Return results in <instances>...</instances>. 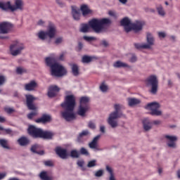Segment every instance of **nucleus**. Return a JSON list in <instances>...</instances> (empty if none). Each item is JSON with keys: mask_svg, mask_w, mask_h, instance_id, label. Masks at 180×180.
I'll return each mask as SVG.
<instances>
[{"mask_svg": "<svg viewBox=\"0 0 180 180\" xmlns=\"http://www.w3.org/2000/svg\"><path fill=\"white\" fill-rule=\"evenodd\" d=\"M110 23L112 21L109 18H93L89 21L88 24H82L80 32L88 33L89 29H92L95 33H103V32H106V25H110Z\"/></svg>", "mask_w": 180, "mask_h": 180, "instance_id": "1", "label": "nucleus"}, {"mask_svg": "<svg viewBox=\"0 0 180 180\" xmlns=\"http://www.w3.org/2000/svg\"><path fill=\"white\" fill-rule=\"evenodd\" d=\"M115 111L110 114L108 117V124L111 126V127L115 128L117 127V122H116L115 119H119L122 116H123V113L120 112V109H122V105L120 104L114 105Z\"/></svg>", "mask_w": 180, "mask_h": 180, "instance_id": "2", "label": "nucleus"}, {"mask_svg": "<svg viewBox=\"0 0 180 180\" xmlns=\"http://www.w3.org/2000/svg\"><path fill=\"white\" fill-rule=\"evenodd\" d=\"M27 108L29 110H34V112H30L27 116L30 120H32L34 116H37V107L34 105V102L36 101V98L32 94L25 95Z\"/></svg>", "mask_w": 180, "mask_h": 180, "instance_id": "3", "label": "nucleus"}, {"mask_svg": "<svg viewBox=\"0 0 180 180\" xmlns=\"http://www.w3.org/2000/svg\"><path fill=\"white\" fill-rule=\"evenodd\" d=\"M146 84L148 86H150L149 92L152 94V95H157V92H158V79H157V76H149L146 79Z\"/></svg>", "mask_w": 180, "mask_h": 180, "instance_id": "4", "label": "nucleus"}, {"mask_svg": "<svg viewBox=\"0 0 180 180\" xmlns=\"http://www.w3.org/2000/svg\"><path fill=\"white\" fill-rule=\"evenodd\" d=\"M67 74V70L65 68L58 64L55 63L53 65H52V68H51V75L52 77H63V75H65Z\"/></svg>", "mask_w": 180, "mask_h": 180, "instance_id": "5", "label": "nucleus"}, {"mask_svg": "<svg viewBox=\"0 0 180 180\" xmlns=\"http://www.w3.org/2000/svg\"><path fill=\"white\" fill-rule=\"evenodd\" d=\"M76 100L75 95H68L65 98V101L61 103L63 108H68L69 110H74L75 109Z\"/></svg>", "mask_w": 180, "mask_h": 180, "instance_id": "6", "label": "nucleus"}, {"mask_svg": "<svg viewBox=\"0 0 180 180\" xmlns=\"http://www.w3.org/2000/svg\"><path fill=\"white\" fill-rule=\"evenodd\" d=\"M145 109L151 110L150 115L152 116H161L162 112L158 110L160 109V104L156 102L148 103Z\"/></svg>", "mask_w": 180, "mask_h": 180, "instance_id": "7", "label": "nucleus"}, {"mask_svg": "<svg viewBox=\"0 0 180 180\" xmlns=\"http://www.w3.org/2000/svg\"><path fill=\"white\" fill-rule=\"evenodd\" d=\"M147 42L148 44H134V47H136L138 50L141 49H151V46L154 45V37L150 33H147Z\"/></svg>", "mask_w": 180, "mask_h": 180, "instance_id": "8", "label": "nucleus"}, {"mask_svg": "<svg viewBox=\"0 0 180 180\" xmlns=\"http://www.w3.org/2000/svg\"><path fill=\"white\" fill-rule=\"evenodd\" d=\"M41 131V128H37L34 125H30L27 129V133L32 139H40Z\"/></svg>", "mask_w": 180, "mask_h": 180, "instance_id": "9", "label": "nucleus"}, {"mask_svg": "<svg viewBox=\"0 0 180 180\" xmlns=\"http://www.w3.org/2000/svg\"><path fill=\"white\" fill-rule=\"evenodd\" d=\"M12 29V24L8 22H0V34H7ZM0 39H6V37L0 35Z\"/></svg>", "mask_w": 180, "mask_h": 180, "instance_id": "10", "label": "nucleus"}, {"mask_svg": "<svg viewBox=\"0 0 180 180\" xmlns=\"http://www.w3.org/2000/svg\"><path fill=\"white\" fill-rule=\"evenodd\" d=\"M23 49H25V46L22 44L16 42L10 46V51L12 56H18V54H20Z\"/></svg>", "mask_w": 180, "mask_h": 180, "instance_id": "11", "label": "nucleus"}, {"mask_svg": "<svg viewBox=\"0 0 180 180\" xmlns=\"http://www.w3.org/2000/svg\"><path fill=\"white\" fill-rule=\"evenodd\" d=\"M65 109L64 112H61L62 117L66 120V122H71V120H74L75 119V114L74 113V110H70L68 108Z\"/></svg>", "mask_w": 180, "mask_h": 180, "instance_id": "12", "label": "nucleus"}, {"mask_svg": "<svg viewBox=\"0 0 180 180\" xmlns=\"http://www.w3.org/2000/svg\"><path fill=\"white\" fill-rule=\"evenodd\" d=\"M99 139H101V135L95 136L89 143V148H91V150H94L95 151H102V149L98 147V141H99Z\"/></svg>", "mask_w": 180, "mask_h": 180, "instance_id": "13", "label": "nucleus"}, {"mask_svg": "<svg viewBox=\"0 0 180 180\" xmlns=\"http://www.w3.org/2000/svg\"><path fill=\"white\" fill-rule=\"evenodd\" d=\"M56 33H57V28L56 27V25L50 22L48 26V30L46 31V34H48V37H49V39L54 38V36H56Z\"/></svg>", "mask_w": 180, "mask_h": 180, "instance_id": "14", "label": "nucleus"}, {"mask_svg": "<svg viewBox=\"0 0 180 180\" xmlns=\"http://www.w3.org/2000/svg\"><path fill=\"white\" fill-rule=\"evenodd\" d=\"M56 153L60 158L62 160H65L68 157V153L67 152V149L62 148L60 146H58L55 149Z\"/></svg>", "mask_w": 180, "mask_h": 180, "instance_id": "15", "label": "nucleus"}, {"mask_svg": "<svg viewBox=\"0 0 180 180\" xmlns=\"http://www.w3.org/2000/svg\"><path fill=\"white\" fill-rule=\"evenodd\" d=\"M121 26H124L125 32L127 33H129V32H131V22H130V20L127 18H123L121 22Z\"/></svg>", "mask_w": 180, "mask_h": 180, "instance_id": "16", "label": "nucleus"}, {"mask_svg": "<svg viewBox=\"0 0 180 180\" xmlns=\"http://www.w3.org/2000/svg\"><path fill=\"white\" fill-rule=\"evenodd\" d=\"M165 139H167V140H169V142L167 143V146L169 147H170L171 148H175V147H176V144L175 143V141L178 140V138L176 136L165 135Z\"/></svg>", "mask_w": 180, "mask_h": 180, "instance_id": "17", "label": "nucleus"}, {"mask_svg": "<svg viewBox=\"0 0 180 180\" xmlns=\"http://www.w3.org/2000/svg\"><path fill=\"white\" fill-rule=\"evenodd\" d=\"M58 92H60V88L58 86H51L48 91L49 98H54V96H57Z\"/></svg>", "mask_w": 180, "mask_h": 180, "instance_id": "18", "label": "nucleus"}, {"mask_svg": "<svg viewBox=\"0 0 180 180\" xmlns=\"http://www.w3.org/2000/svg\"><path fill=\"white\" fill-rule=\"evenodd\" d=\"M37 88V82L32 80L30 82L25 84V90L28 91L29 92L34 91Z\"/></svg>", "mask_w": 180, "mask_h": 180, "instance_id": "19", "label": "nucleus"}, {"mask_svg": "<svg viewBox=\"0 0 180 180\" xmlns=\"http://www.w3.org/2000/svg\"><path fill=\"white\" fill-rule=\"evenodd\" d=\"M0 9H1V11H5L6 12L8 11H11L12 12V4H11V1H0Z\"/></svg>", "mask_w": 180, "mask_h": 180, "instance_id": "20", "label": "nucleus"}, {"mask_svg": "<svg viewBox=\"0 0 180 180\" xmlns=\"http://www.w3.org/2000/svg\"><path fill=\"white\" fill-rule=\"evenodd\" d=\"M35 122L36 123H49V122H51V116L44 114L41 117L37 119Z\"/></svg>", "mask_w": 180, "mask_h": 180, "instance_id": "21", "label": "nucleus"}, {"mask_svg": "<svg viewBox=\"0 0 180 180\" xmlns=\"http://www.w3.org/2000/svg\"><path fill=\"white\" fill-rule=\"evenodd\" d=\"M40 150V145L34 144L31 146L30 151L34 153V154H39V155H43L44 154V150Z\"/></svg>", "mask_w": 180, "mask_h": 180, "instance_id": "22", "label": "nucleus"}, {"mask_svg": "<svg viewBox=\"0 0 180 180\" xmlns=\"http://www.w3.org/2000/svg\"><path fill=\"white\" fill-rule=\"evenodd\" d=\"M143 29V23L140 21H136L135 23L131 25V30H134V32H140Z\"/></svg>", "mask_w": 180, "mask_h": 180, "instance_id": "23", "label": "nucleus"}, {"mask_svg": "<svg viewBox=\"0 0 180 180\" xmlns=\"http://www.w3.org/2000/svg\"><path fill=\"white\" fill-rule=\"evenodd\" d=\"M72 15L75 20H79V18H81V13H79V9L76 6H72Z\"/></svg>", "mask_w": 180, "mask_h": 180, "instance_id": "24", "label": "nucleus"}, {"mask_svg": "<svg viewBox=\"0 0 180 180\" xmlns=\"http://www.w3.org/2000/svg\"><path fill=\"white\" fill-rule=\"evenodd\" d=\"M53 136H54V134L53 132L49 131H44L42 129L41 132L40 139H46L47 140H51Z\"/></svg>", "mask_w": 180, "mask_h": 180, "instance_id": "25", "label": "nucleus"}, {"mask_svg": "<svg viewBox=\"0 0 180 180\" xmlns=\"http://www.w3.org/2000/svg\"><path fill=\"white\" fill-rule=\"evenodd\" d=\"M143 126L145 131H148V130H151L153 127V125L148 118L144 119L143 120Z\"/></svg>", "mask_w": 180, "mask_h": 180, "instance_id": "26", "label": "nucleus"}, {"mask_svg": "<svg viewBox=\"0 0 180 180\" xmlns=\"http://www.w3.org/2000/svg\"><path fill=\"white\" fill-rule=\"evenodd\" d=\"M23 6V2L22 0H15V6H12V12H15V11H18L20 9L22 11Z\"/></svg>", "mask_w": 180, "mask_h": 180, "instance_id": "27", "label": "nucleus"}, {"mask_svg": "<svg viewBox=\"0 0 180 180\" xmlns=\"http://www.w3.org/2000/svg\"><path fill=\"white\" fill-rule=\"evenodd\" d=\"M79 105L89 108V98L87 96L82 97L80 98Z\"/></svg>", "mask_w": 180, "mask_h": 180, "instance_id": "28", "label": "nucleus"}, {"mask_svg": "<svg viewBox=\"0 0 180 180\" xmlns=\"http://www.w3.org/2000/svg\"><path fill=\"white\" fill-rule=\"evenodd\" d=\"M89 110V107H85L84 105H79V109L77 110V115L79 116H85V113L88 112Z\"/></svg>", "mask_w": 180, "mask_h": 180, "instance_id": "29", "label": "nucleus"}, {"mask_svg": "<svg viewBox=\"0 0 180 180\" xmlns=\"http://www.w3.org/2000/svg\"><path fill=\"white\" fill-rule=\"evenodd\" d=\"M18 143L22 147H25V146H27V144L30 143V141H29V139L26 138L25 136H22L18 140Z\"/></svg>", "mask_w": 180, "mask_h": 180, "instance_id": "30", "label": "nucleus"}, {"mask_svg": "<svg viewBox=\"0 0 180 180\" xmlns=\"http://www.w3.org/2000/svg\"><path fill=\"white\" fill-rule=\"evenodd\" d=\"M45 63L48 67H50V68H52V65L57 64V63H56V59L51 57L46 58Z\"/></svg>", "mask_w": 180, "mask_h": 180, "instance_id": "31", "label": "nucleus"}, {"mask_svg": "<svg viewBox=\"0 0 180 180\" xmlns=\"http://www.w3.org/2000/svg\"><path fill=\"white\" fill-rule=\"evenodd\" d=\"M96 58L94 56H83L82 58V63L84 64H89V63H91L92 60H95Z\"/></svg>", "mask_w": 180, "mask_h": 180, "instance_id": "32", "label": "nucleus"}, {"mask_svg": "<svg viewBox=\"0 0 180 180\" xmlns=\"http://www.w3.org/2000/svg\"><path fill=\"white\" fill-rule=\"evenodd\" d=\"M113 67H115V68H121L122 67L123 68H129V65L120 60H117V62L114 63Z\"/></svg>", "mask_w": 180, "mask_h": 180, "instance_id": "33", "label": "nucleus"}, {"mask_svg": "<svg viewBox=\"0 0 180 180\" xmlns=\"http://www.w3.org/2000/svg\"><path fill=\"white\" fill-rule=\"evenodd\" d=\"M80 9L82 12L83 16H86V15H89V13H91V10H89L86 5H82Z\"/></svg>", "mask_w": 180, "mask_h": 180, "instance_id": "34", "label": "nucleus"}, {"mask_svg": "<svg viewBox=\"0 0 180 180\" xmlns=\"http://www.w3.org/2000/svg\"><path fill=\"white\" fill-rule=\"evenodd\" d=\"M39 178L41 180H53L51 177L49 176V175L47 174V172L45 171L41 172V173L39 174Z\"/></svg>", "mask_w": 180, "mask_h": 180, "instance_id": "35", "label": "nucleus"}, {"mask_svg": "<svg viewBox=\"0 0 180 180\" xmlns=\"http://www.w3.org/2000/svg\"><path fill=\"white\" fill-rule=\"evenodd\" d=\"M141 101L139 99L137 98H129L128 103L129 106H135V105H139Z\"/></svg>", "mask_w": 180, "mask_h": 180, "instance_id": "36", "label": "nucleus"}, {"mask_svg": "<svg viewBox=\"0 0 180 180\" xmlns=\"http://www.w3.org/2000/svg\"><path fill=\"white\" fill-rule=\"evenodd\" d=\"M72 72L75 77L79 75V68L77 64L72 65Z\"/></svg>", "mask_w": 180, "mask_h": 180, "instance_id": "37", "label": "nucleus"}, {"mask_svg": "<svg viewBox=\"0 0 180 180\" xmlns=\"http://www.w3.org/2000/svg\"><path fill=\"white\" fill-rule=\"evenodd\" d=\"M88 134H89V131L88 130H84L82 131L78 136L77 137V141L79 143H81L82 140L81 139H82V137H84V136H88Z\"/></svg>", "mask_w": 180, "mask_h": 180, "instance_id": "38", "label": "nucleus"}, {"mask_svg": "<svg viewBox=\"0 0 180 180\" xmlns=\"http://www.w3.org/2000/svg\"><path fill=\"white\" fill-rule=\"evenodd\" d=\"M47 32L44 31H41L38 33V37L41 40H46L47 39Z\"/></svg>", "mask_w": 180, "mask_h": 180, "instance_id": "39", "label": "nucleus"}, {"mask_svg": "<svg viewBox=\"0 0 180 180\" xmlns=\"http://www.w3.org/2000/svg\"><path fill=\"white\" fill-rule=\"evenodd\" d=\"M106 170L110 174L109 180H116V179H115V175L113 174V170H112V167H110L109 166H106Z\"/></svg>", "mask_w": 180, "mask_h": 180, "instance_id": "40", "label": "nucleus"}, {"mask_svg": "<svg viewBox=\"0 0 180 180\" xmlns=\"http://www.w3.org/2000/svg\"><path fill=\"white\" fill-rule=\"evenodd\" d=\"M70 157H72V158H79V152L77 150H71Z\"/></svg>", "mask_w": 180, "mask_h": 180, "instance_id": "41", "label": "nucleus"}, {"mask_svg": "<svg viewBox=\"0 0 180 180\" xmlns=\"http://www.w3.org/2000/svg\"><path fill=\"white\" fill-rule=\"evenodd\" d=\"M0 145L3 148H6L9 150V146H8V141L5 139H0Z\"/></svg>", "mask_w": 180, "mask_h": 180, "instance_id": "42", "label": "nucleus"}, {"mask_svg": "<svg viewBox=\"0 0 180 180\" xmlns=\"http://www.w3.org/2000/svg\"><path fill=\"white\" fill-rule=\"evenodd\" d=\"M79 154H81L82 155H89V152H88V150L85 148H81L79 152Z\"/></svg>", "mask_w": 180, "mask_h": 180, "instance_id": "43", "label": "nucleus"}, {"mask_svg": "<svg viewBox=\"0 0 180 180\" xmlns=\"http://www.w3.org/2000/svg\"><path fill=\"white\" fill-rule=\"evenodd\" d=\"M157 11L158 12V14L160 15V16H165V11H164V8H162V6H159L157 7Z\"/></svg>", "mask_w": 180, "mask_h": 180, "instance_id": "44", "label": "nucleus"}, {"mask_svg": "<svg viewBox=\"0 0 180 180\" xmlns=\"http://www.w3.org/2000/svg\"><path fill=\"white\" fill-rule=\"evenodd\" d=\"M4 112H6V113H8V115H11V113H13L15 112V109L10 107H4Z\"/></svg>", "mask_w": 180, "mask_h": 180, "instance_id": "45", "label": "nucleus"}, {"mask_svg": "<svg viewBox=\"0 0 180 180\" xmlns=\"http://www.w3.org/2000/svg\"><path fill=\"white\" fill-rule=\"evenodd\" d=\"M87 167H88V168H92L94 167H96V160H93L89 161L87 164Z\"/></svg>", "mask_w": 180, "mask_h": 180, "instance_id": "46", "label": "nucleus"}, {"mask_svg": "<svg viewBox=\"0 0 180 180\" xmlns=\"http://www.w3.org/2000/svg\"><path fill=\"white\" fill-rule=\"evenodd\" d=\"M83 39L84 40H86V41H93V40H96V38L94 37H88V36H84Z\"/></svg>", "mask_w": 180, "mask_h": 180, "instance_id": "47", "label": "nucleus"}, {"mask_svg": "<svg viewBox=\"0 0 180 180\" xmlns=\"http://www.w3.org/2000/svg\"><path fill=\"white\" fill-rule=\"evenodd\" d=\"M44 165L46 167H54V163H53V161L51 160H46L44 162Z\"/></svg>", "mask_w": 180, "mask_h": 180, "instance_id": "48", "label": "nucleus"}, {"mask_svg": "<svg viewBox=\"0 0 180 180\" xmlns=\"http://www.w3.org/2000/svg\"><path fill=\"white\" fill-rule=\"evenodd\" d=\"M100 89L102 92H106L108 91V86L105 85L104 83L100 86Z\"/></svg>", "mask_w": 180, "mask_h": 180, "instance_id": "49", "label": "nucleus"}, {"mask_svg": "<svg viewBox=\"0 0 180 180\" xmlns=\"http://www.w3.org/2000/svg\"><path fill=\"white\" fill-rule=\"evenodd\" d=\"M6 82V77L4 75H0V86L1 85H4Z\"/></svg>", "mask_w": 180, "mask_h": 180, "instance_id": "50", "label": "nucleus"}, {"mask_svg": "<svg viewBox=\"0 0 180 180\" xmlns=\"http://www.w3.org/2000/svg\"><path fill=\"white\" fill-rule=\"evenodd\" d=\"M102 175H103V170L102 169L98 170L95 173V176H97L98 178L102 176Z\"/></svg>", "mask_w": 180, "mask_h": 180, "instance_id": "51", "label": "nucleus"}, {"mask_svg": "<svg viewBox=\"0 0 180 180\" xmlns=\"http://www.w3.org/2000/svg\"><path fill=\"white\" fill-rule=\"evenodd\" d=\"M77 165L78 167H80V168H82V171H85V167H84V161L79 160L77 162Z\"/></svg>", "mask_w": 180, "mask_h": 180, "instance_id": "52", "label": "nucleus"}, {"mask_svg": "<svg viewBox=\"0 0 180 180\" xmlns=\"http://www.w3.org/2000/svg\"><path fill=\"white\" fill-rule=\"evenodd\" d=\"M4 131H6V133L7 134H11V133H12V130H11V129H4V127H0V131H4Z\"/></svg>", "mask_w": 180, "mask_h": 180, "instance_id": "53", "label": "nucleus"}, {"mask_svg": "<svg viewBox=\"0 0 180 180\" xmlns=\"http://www.w3.org/2000/svg\"><path fill=\"white\" fill-rule=\"evenodd\" d=\"M25 69H23V68H20V67H19V68H17V69H16V72H17V74H23V72H25Z\"/></svg>", "mask_w": 180, "mask_h": 180, "instance_id": "54", "label": "nucleus"}, {"mask_svg": "<svg viewBox=\"0 0 180 180\" xmlns=\"http://www.w3.org/2000/svg\"><path fill=\"white\" fill-rule=\"evenodd\" d=\"M60 43H63V37H58L55 40V44H60Z\"/></svg>", "mask_w": 180, "mask_h": 180, "instance_id": "55", "label": "nucleus"}, {"mask_svg": "<svg viewBox=\"0 0 180 180\" xmlns=\"http://www.w3.org/2000/svg\"><path fill=\"white\" fill-rule=\"evenodd\" d=\"M89 129H95L96 127V126L95 125V123L92 122H89Z\"/></svg>", "mask_w": 180, "mask_h": 180, "instance_id": "56", "label": "nucleus"}, {"mask_svg": "<svg viewBox=\"0 0 180 180\" xmlns=\"http://www.w3.org/2000/svg\"><path fill=\"white\" fill-rule=\"evenodd\" d=\"M84 47V45L82 43L79 42L78 46H77V51H81L82 50V48Z\"/></svg>", "mask_w": 180, "mask_h": 180, "instance_id": "57", "label": "nucleus"}, {"mask_svg": "<svg viewBox=\"0 0 180 180\" xmlns=\"http://www.w3.org/2000/svg\"><path fill=\"white\" fill-rule=\"evenodd\" d=\"M108 15L110 16H112L113 18H116V13L115 11H110L108 12Z\"/></svg>", "mask_w": 180, "mask_h": 180, "instance_id": "58", "label": "nucleus"}, {"mask_svg": "<svg viewBox=\"0 0 180 180\" xmlns=\"http://www.w3.org/2000/svg\"><path fill=\"white\" fill-rule=\"evenodd\" d=\"M129 61L131 63H136V61H137V57H136V56H132V57L130 58Z\"/></svg>", "mask_w": 180, "mask_h": 180, "instance_id": "59", "label": "nucleus"}, {"mask_svg": "<svg viewBox=\"0 0 180 180\" xmlns=\"http://www.w3.org/2000/svg\"><path fill=\"white\" fill-rule=\"evenodd\" d=\"M165 36H166V34H165V32H158V37L160 39H164V37H165Z\"/></svg>", "mask_w": 180, "mask_h": 180, "instance_id": "60", "label": "nucleus"}, {"mask_svg": "<svg viewBox=\"0 0 180 180\" xmlns=\"http://www.w3.org/2000/svg\"><path fill=\"white\" fill-rule=\"evenodd\" d=\"M153 124H155L157 126L158 124H161V121H160V120H155V121L153 122Z\"/></svg>", "mask_w": 180, "mask_h": 180, "instance_id": "61", "label": "nucleus"}, {"mask_svg": "<svg viewBox=\"0 0 180 180\" xmlns=\"http://www.w3.org/2000/svg\"><path fill=\"white\" fill-rule=\"evenodd\" d=\"M108 41L105 40L102 41V45L104 46V47H108Z\"/></svg>", "mask_w": 180, "mask_h": 180, "instance_id": "62", "label": "nucleus"}, {"mask_svg": "<svg viewBox=\"0 0 180 180\" xmlns=\"http://www.w3.org/2000/svg\"><path fill=\"white\" fill-rule=\"evenodd\" d=\"M37 25H39V26H43V25H44V21L39 20L37 22Z\"/></svg>", "mask_w": 180, "mask_h": 180, "instance_id": "63", "label": "nucleus"}, {"mask_svg": "<svg viewBox=\"0 0 180 180\" xmlns=\"http://www.w3.org/2000/svg\"><path fill=\"white\" fill-rule=\"evenodd\" d=\"M100 131H101V133H105V126H101L100 127Z\"/></svg>", "mask_w": 180, "mask_h": 180, "instance_id": "64", "label": "nucleus"}]
</instances>
